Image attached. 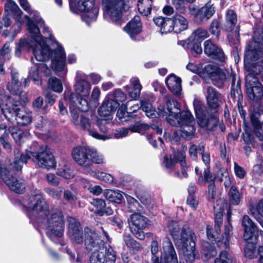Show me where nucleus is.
Here are the masks:
<instances>
[{
  "label": "nucleus",
  "instance_id": "f257e3e1",
  "mask_svg": "<svg viewBox=\"0 0 263 263\" xmlns=\"http://www.w3.org/2000/svg\"><path fill=\"white\" fill-rule=\"evenodd\" d=\"M166 107L159 106L158 110L153 107L152 104L148 101H141V106L138 104H134L127 109L131 110L129 113L135 112L140 107L145 112L146 116L149 118L157 117L165 118L167 122L174 126H180L182 128L177 130L174 133V138L177 141L180 137L185 140H190L195 136V121L193 116L189 110L180 111V105L171 96H165ZM129 114L128 112H127Z\"/></svg>",
  "mask_w": 263,
  "mask_h": 263
},
{
  "label": "nucleus",
  "instance_id": "f03ea898",
  "mask_svg": "<svg viewBox=\"0 0 263 263\" xmlns=\"http://www.w3.org/2000/svg\"><path fill=\"white\" fill-rule=\"evenodd\" d=\"M23 205L29 219L45 228L47 235L52 241L63 245L64 220L62 212L57 209L50 210L39 192L24 199Z\"/></svg>",
  "mask_w": 263,
  "mask_h": 263
},
{
  "label": "nucleus",
  "instance_id": "7ed1b4c3",
  "mask_svg": "<svg viewBox=\"0 0 263 263\" xmlns=\"http://www.w3.org/2000/svg\"><path fill=\"white\" fill-rule=\"evenodd\" d=\"M68 234L77 243L84 241L87 250L92 251L90 263H115L116 253L109 245L104 246L98 234L88 228L82 230L80 223L73 217L68 218Z\"/></svg>",
  "mask_w": 263,
  "mask_h": 263
},
{
  "label": "nucleus",
  "instance_id": "20e7f679",
  "mask_svg": "<svg viewBox=\"0 0 263 263\" xmlns=\"http://www.w3.org/2000/svg\"><path fill=\"white\" fill-rule=\"evenodd\" d=\"M29 15L24 16L27 21L26 25L29 33V37L27 40L21 39L16 45L15 55L20 57L22 50L31 49L36 61H41L48 60L50 58L49 46L46 43L44 37L41 35L39 26L44 25V21L40 13L31 9L27 12Z\"/></svg>",
  "mask_w": 263,
  "mask_h": 263
},
{
  "label": "nucleus",
  "instance_id": "39448f33",
  "mask_svg": "<svg viewBox=\"0 0 263 263\" xmlns=\"http://www.w3.org/2000/svg\"><path fill=\"white\" fill-rule=\"evenodd\" d=\"M0 107L6 119L12 123L26 126L32 122V112L26 109H21L17 99L7 94L2 88H0Z\"/></svg>",
  "mask_w": 263,
  "mask_h": 263
},
{
  "label": "nucleus",
  "instance_id": "423d86ee",
  "mask_svg": "<svg viewBox=\"0 0 263 263\" xmlns=\"http://www.w3.org/2000/svg\"><path fill=\"white\" fill-rule=\"evenodd\" d=\"M250 58L244 60L245 69L248 72L246 76V89L248 97L257 102L263 98V64L251 62Z\"/></svg>",
  "mask_w": 263,
  "mask_h": 263
},
{
  "label": "nucleus",
  "instance_id": "0eeeda50",
  "mask_svg": "<svg viewBox=\"0 0 263 263\" xmlns=\"http://www.w3.org/2000/svg\"><path fill=\"white\" fill-rule=\"evenodd\" d=\"M179 229L177 222L172 221L169 223L168 231L171 235L176 239L177 245L181 248L185 260L191 262L199 256L195 249L196 236L192 229L187 226H184L177 238L176 237L178 236Z\"/></svg>",
  "mask_w": 263,
  "mask_h": 263
},
{
  "label": "nucleus",
  "instance_id": "6e6552de",
  "mask_svg": "<svg viewBox=\"0 0 263 263\" xmlns=\"http://www.w3.org/2000/svg\"><path fill=\"white\" fill-rule=\"evenodd\" d=\"M203 71L204 73L211 79L213 84L219 88L222 87L225 83L231 82L232 83L231 97L235 98L238 95L239 99L242 97L240 96V81L238 80L235 84L236 76L232 70L225 72L217 65L209 64L204 67Z\"/></svg>",
  "mask_w": 263,
  "mask_h": 263
},
{
  "label": "nucleus",
  "instance_id": "1a4fd4ad",
  "mask_svg": "<svg viewBox=\"0 0 263 263\" xmlns=\"http://www.w3.org/2000/svg\"><path fill=\"white\" fill-rule=\"evenodd\" d=\"M231 216V211L230 209H229L227 213L228 223L224 226V232L222 235L221 240L216 241L215 240L216 235L213 234L212 227L209 225L206 226V235L209 240L212 242L215 241L218 247L226 249L220 252L219 257L215 259L214 263H235L232 256L227 251L229 247L230 232L232 229L230 223Z\"/></svg>",
  "mask_w": 263,
  "mask_h": 263
},
{
  "label": "nucleus",
  "instance_id": "9d476101",
  "mask_svg": "<svg viewBox=\"0 0 263 263\" xmlns=\"http://www.w3.org/2000/svg\"><path fill=\"white\" fill-rule=\"evenodd\" d=\"M41 27L43 28V32L45 35V37L50 41L52 44L55 43L57 45V48L53 51L49 49L50 58L45 61H48L51 58L52 68L56 71L58 76L63 77L67 72V69L65 65L66 54L64 49L52 35L49 27L45 24V23ZM49 48H50L49 47Z\"/></svg>",
  "mask_w": 263,
  "mask_h": 263
},
{
  "label": "nucleus",
  "instance_id": "9b49d317",
  "mask_svg": "<svg viewBox=\"0 0 263 263\" xmlns=\"http://www.w3.org/2000/svg\"><path fill=\"white\" fill-rule=\"evenodd\" d=\"M18 159L21 160L22 164L26 163L28 159H31L33 162H36L40 167L47 170L54 168L56 166L54 157L48 147H45L41 152L38 153L26 150L24 154L18 157Z\"/></svg>",
  "mask_w": 263,
  "mask_h": 263
},
{
  "label": "nucleus",
  "instance_id": "f8f14e48",
  "mask_svg": "<svg viewBox=\"0 0 263 263\" xmlns=\"http://www.w3.org/2000/svg\"><path fill=\"white\" fill-rule=\"evenodd\" d=\"M70 10L74 13L83 12L82 20L87 25L95 21L97 17L99 9L95 0H69Z\"/></svg>",
  "mask_w": 263,
  "mask_h": 263
},
{
  "label": "nucleus",
  "instance_id": "ddd939ff",
  "mask_svg": "<svg viewBox=\"0 0 263 263\" xmlns=\"http://www.w3.org/2000/svg\"><path fill=\"white\" fill-rule=\"evenodd\" d=\"M101 1L104 18L116 25L121 26L124 23L122 13L126 8L125 0Z\"/></svg>",
  "mask_w": 263,
  "mask_h": 263
},
{
  "label": "nucleus",
  "instance_id": "4468645a",
  "mask_svg": "<svg viewBox=\"0 0 263 263\" xmlns=\"http://www.w3.org/2000/svg\"><path fill=\"white\" fill-rule=\"evenodd\" d=\"M193 105L199 125L207 130H214L218 125V117L211 114L209 108L204 110L202 102L197 99L194 100Z\"/></svg>",
  "mask_w": 263,
  "mask_h": 263
},
{
  "label": "nucleus",
  "instance_id": "2eb2a0df",
  "mask_svg": "<svg viewBox=\"0 0 263 263\" xmlns=\"http://www.w3.org/2000/svg\"><path fill=\"white\" fill-rule=\"evenodd\" d=\"M208 198L210 201L213 203L215 233L219 234L222 222L223 213L224 209L227 207V203L224 199L219 197L216 191L215 185H209Z\"/></svg>",
  "mask_w": 263,
  "mask_h": 263
},
{
  "label": "nucleus",
  "instance_id": "dca6fc26",
  "mask_svg": "<svg viewBox=\"0 0 263 263\" xmlns=\"http://www.w3.org/2000/svg\"><path fill=\"white\" fill-rule=\"evenodd\" d=\"M250 58L251 62L263 64V28L260 33L255 32L249 44L245 54L244 60Z\"/></svg>",
  "mask_w": 263,
  "mask_h": 263
},
{
  "label": "nucleus",
  "instance_id": "f3484780",
  "mask_svg": "<svg viewBox=\"0 0 263 263\" xmlns=\"http://www.w3.org/2000/svg\"><path fill=\"white\" fill-rule=\"evenodd\" d=\"M5 15L3 18L4 26L8 27L11 25L10 15L13 16L16 22L17 28L14 29V32L12 35L11 41H12L24 23V20L22 17L23 12L17 4L12 0H7L5 6Z\"/></svg>",
  "mask_w": 263,
  "mask_h": 263
},
{
  "label": "nucleus",
  "instance_id": "a211bd4d",
  "mask_svg": "<svg viewBox=\"0 0 263 263\" xmlns=\"http://www.w3.org/2000/svg\"><path fill=\"white\" fill-rule=\"evenodd\" d=\"M71 115L72 122L77 128L87 130L90 136L97 139L105 140L111 138V136L99 134L97 132L93 130L89 118L84 115L80 114L79 112L73 109L71 110Z\"/></svg>",
  "mask_w": 263,
  "mask_h": 263
},
{
  "label": "nucleus",
  "instance_id": "6ab92c4d",
  "mask_svg": "<svg viewBox=\"0 0 263 263\" xmlns=\"http://www.w3.org/2000/svg\"><path fill=\"white\" fill-rule=\"evenodd\" d=\"M186 155L184 149L182 151H178L171 155L170 157L164 156L163 165L166 171L171 172L173 170L175 164L179 162L181 168V178L188 177L187 172L189 166L187 165L185 161Z\"/></svg>",
  "mask_w": 263,
  "mask_h": 263
},
{
  "label": "nucleus",
  "instance_id": "aec40b11",
  "mask_svg": "<svg viewBox=\"0 0 263 263\" xmlns=\"http://www.w3.org/2000/svg\"><path fill=\"white\" fill-rule=\"evenodd\" d=\"M242 225L243 227V238L246 241L254 239L257 241L259 235L263 236V231L258 230L257 226L248 215H245L242 219Z\"/></svg>",
  "mask_w": 263,
  "mask_h": 263
},
{
  "label": "nucleus",
  "instance_id": "412c9836",
  "mask_svg": "<svg viewBox=\"0 0 263 263\" xmlns=\"http://www.w3.org/2000/svg\"><path fill=\"white\" fill-rule=\"evenodd\" d=\"M130 230L132 233L139 239L143 240L145 238V234L143 230L147 226V219L145 217L139 214H134L131 215Z\"/></svg>",
  "mask_w": 263,
  "mask_h": 263
},
{
  "label": "nucleus",
  "instance_id": "4be33fe9",
  "mask_svg": "<svg viewBox=\"0 0 263 263\" xmlns=\"http://www.w3.org/2000/svg\"><path fill=\"white\" fill-rule=\"evenodd\" d=\"M89 146H82L74 148L71 154L73 159L80 165L85 168L84 173L90 169V163H89Z\"/></svg>",
  "mask_w": 263,
  "mask_h": 263
},
{
  "label": "nucleus",
  "instance_id": "5701e85b",
  "mask_svg": "<svg viewBox=\"0 0 263 263\" xmlns=\"http://www.w3.org/2000/svg\"><path fill=\"white\" fill-rule=\"evenodd\" d=\"M88 76L81 71H77L74 90L76 95L87 97L90 91V85L87 81Z\"/></svg>",
  "mask_w": 263,
  "mask_h": 263
},
{
  "label": "nucleus",
  "instance_id": "b1692460",
  "mask_svg": "<svg viewBox=\"0 0 263 263\" xmlns=\"http://www.w3.org/2000/svg\"><path fill=\"white\" fill-rule=\"evenodd\" d=\"M64 98L69 101L70 111L74 109L75 111L79 112L78 109L82 111H86L89 109L87 97L78 96L75 93H71L68 97L66 93H65Z\"/></svg>",
  "mask_w": 263,
  "mask_h": 263
},
{
  "label": "nucleus",
  "instance_id": "393cba45",
  "mask_svg": "<svg viewBox=\"0 0 263 263\" xmlns=\"http://www.w3.org/2000/svg\"><path fill=\"white\" fill-rule=\"evenodd\" d=\"M220 97V93L213 87H208L207 88L206 100L208 105V108L211 114L216 115L217 117Z\"/></svg>",
  "mask_w": 263,
  "mask_h": 263
},
{
  "label": "nucleus",
  "instance_id": "a878e982",
  "mask_svg": "<svg viewBox=\"0 0 263 263\" xmlns=\"http://www.w3.org/2000/svg\"><path fill=\"white\" fill-rule=\"evenodd\" d=\"M162 259L165 263H178L177 256L170 239L165 238L163 242Z\"/></svg>",
  "mask_w": 263,
  "mask_h": 263
},
{
  "label": "nucleus",
  "instance_id": "bb28decb",
  "mask_svg": "<svg viewBox=\"0 0 263 263\" xmlns=\"http://www.w3.org/2000/svg\"><path fill=\"white\" fill-rule=\"evenodd\" d=\"M44 73L48 76L51 74L50 68L44 63L34 64L29 71V77L32 79L35 84L40 86L42 85V80L40 74Z\"/></svg>",
  "mask_w": 263,
  "mask_h": 263
},
{
  "label": "nucleus",
  "instance_id": "cd10ccee",
  "mask_svg": "<svg viewBox=\"0 0 263 263\" xmlns=\"http://www.w3.org/2000/svg\"><path fill=\"white\" fill-rule=\"evenodd\" d=\"M204 53L212 59L224 62L225 55L222 49L214 44L211 40H206L204 43Z\"/></svg>",
  "mask_w": 263,
  "mask_h": 263
},
{
  "label": "nucleus",
  "instance_id": "c85d7f7f",
  "mask_svg": "<svg viewBox=\"0 0 263 263\" xmlns=\"http://www.w3.org/2000/svg\"><path fill=\"white\" fill-rule=\"evenodd\" d=\"M250 120L255 136L259 141H263V111H254L250 116Z\"/></svg>",
  "mask_w": 263,
  "mask_h": 263
},
{
  "label": "nucleus",
  "instance_id": "c756f323",
  "mask_svg": "<svg viewBox=\"0 0 263 263\" xmlns=\"http://www.w3.org/2000/svg\"><path fill=\"white\" fill-rule=\"evenodd\" d=\"M119 105V102L114 101L107 95L98 109V114L101 117L109 116L116 110Z\"/></svg>",
  "mask_w": 263,
  "mask_h": 263
},
{
  "label": "nucleus",
  "instance_id": "7c9ffc66",
  "mask_svg": "<svg viewBox=\"0 0 263 263\" xmlns=\"http://www.w3.org/2000/svg\"><path fill=\"white\" fill-rule=\"evenodd\" d=\"M124 30L134 41H138L136 36L142 30V24L139 16H136L124 28Z\"/></svg>",
  "mask_w": 263,
  "mask_h": 263
},
{
  "label": "nucleus",
  "instance_id": "2f4dec72",
  "mask_svg": "<svg viewBox=\"0 0 263 263\" xmlns=\"http://www.w3.org/2000/svg\"><path fill=\"white\" fill-rule=\"evenodd\" d=\"M142 85L139 79L137 77H133L130 80V85L124 86V90L127 92L129 97L132 100H137L140 97L142 89Z\"/></svg>",
  "mask_w": 263,
  "mask_h": 263
},
{
  "label": "nucleus",
  "instance_id": "473e14b6",
  "mask_svg": "<svg viewBox=\"0 0 263 263\" xmlns=\"http://www.w3.org/2000/svg\"><path fill=\"white\" fill-rule=\"evenodd\" d=\"M11 81L7 85V89L14 95H20L22 93L21 81H20L18 73L15 69L11 70Z\"/></svg>",
  "mask_w": 263,
  "mask_h": 263
},
{
  "label": "nucleus",
  "instance_id": "72a5a7b5",
  "mask_svg": "<svg viewBox=\"0 0 263 263\" xmlns=\"http://www.w3.org/2000/svg\"><path fill=\"white\" fill-rule=\"evenodd\" d=\"M168 89L176 96H180L181 91V80L174 74L168 76L165 79Z\"/></svg>",
  "mask_w": 263,
  "mask_h": 263
},
{
  "label": "nucleus",
  "instance_id": "f704fd0d",
  "mask_svg": "<svg viewBox=\"0 0 263 263\" xmlns=\"http://www.w3.org/2000/svg\"><path fill=\"white\" fill-rule=\"evenodd\" d=\"M154 22L157 26L160 28V31L162 34L174 31L173 29L174 28L173 27L171 18L159 16L154 18Z\"/></svg>",
  "mask_w": 263,
  "mask_h": 263
},
{
  "label": "nucleus",
  "instance_id": "c9c22d12",
  "mask_svg": "<svg viewBox=\"0 0 263 263\" xmlns=\"http://www.w3.org/2000/svg\"><path fill=\"white\" fill-rule=\"evenodd\" d=\"M171 18L175 33H179L187 28L188 22L182 15L176 14Z\"/></svg>",
  "mask_w": 263,
  "mask_h": 263
},
{
  "label": "nucleus",
  "instance_id": "e433bc0d",
  "mask_svg": "<svg viewBox=\"0 0 263 263\" xmlns=\"http://www.w3.org/2000/svg\"><path fill=\"white\" fill-rule=\"evenodd\" d=\"M129 128L130 131L133 133H141L142 132L149 130L150 129H154L156 133L159 135H161L162 133V129L157 126H149L148 124L141 122H137L135 124L129 126Z\"/></svg>",
  "mask_w": 263,
  "mask_h": 263
},
{
  "label": "nucleus",
  "instance_id": "4c0bfd02",
  "mask_svg": "<svg viewBox=\"0 0 263 263\" xmlns=\"http://www.w3.org/2000/svg\"><path fill=\"white\" fill-rule=\"evenodd\" d=\"M180 43L185 49L191 50L193 56H196L202 52L200 42L193 40L192 37H190L187 41H182Z\"/></svg>",
  "mask_w": 263,
  "mask_h": 263
},
{
  "label": "nucleus",
  "instance_id": "58836bf2",
  "mask_svg": "<svg viewBox=\"0 0 263 263\" xmlns=\"http://www.w3.org/2000/svg\"><path fill=\"white\" fill-rule=\"evenodd\" d=\"M85 174L107 183H111L114 181V178L110 174L103 172L89 169L85 172Z\"/></svg>",
  "mask_w": 263,
  "mask_h": 263
},
{
  "label": "nucleus",
  "instance_id": "ea45409f",
  "mask_svg": "<svg viewBox=\"0 0 263 263\" xmlns=\"http://www.w3.org/2000/svg\"><path fill=\"white\" fill-rule=\"evenodd\" d=\"M215 12V7L213 5L207 3L198 11L197 17H199L200 20H209L213 16Z\"/></svg>",
  "mask_w": 263,
  "mask_h": 263
},
{
  "label": "nucleus",
  "instance_id": "a19ab883",
  "mask_svg": "<svg viewBox=\"0 0 263 263\" xmlns=\"http://www.w3.org/2000/svg\"><path fill=\"white\" fill-rule=\"evenodd\" d=\"M237 22V15L232 10H228L226 16L225 29L227 31H232Z\"/></svg>",
  "mask_w": 263,
  "mask_h": 263
},
{
  "label": "nucleus",
  "instance_id": "79ce46f5",
  "mask_svg": "<svg viewBox=\"0 0 263 263\" xmlns=\"http://www.w3.org/2000/svg\"><path fill=\"white\" fill-rule=\"evenodd\" d=\"M103 194L106 199L113 202L119 203L122 201L123 193L118 190H105L103 191Z\"/></svg>",
  "mask_w": 263,
  "mask_h": 263
},
{
  "label": "nucleus",
  "instance_id": "37998d69",
  "mask_svg": "<svg viewBox=\"0 0 263 263\" xmlns=\"http://www.w3.org/2000/svg\"><path fill=\"white\" fill-rule=\"evenodd\" d=\"M215 177L211 173L210 168L206 167L204 169L203 176L200 175L198 178V183L199 184L202 185L206 183H209V185L215 184Z\"/></svg>",
  "mask_w": 263,
  "mask_h": 263
},
{
  "label": "nucleus",
  "instance_id": "c03bdc74",
  "mask_svg": "<svg viewBox=\"0 0 263 263\" xmlns=\"http://www.w3.org/2000/svg\"><path fill=\"white\" fill-rule=\"evenodd\" d=\"M10 49L9 48V44L6 43L3 48L0 51V74L4 75L5 74V70L3 68V63L6 60L10 58L9 54Z\"/></svg>",
  "mask_w": 263,
  "mask_h": 263
},
{
  "label": "nucleus",
  "instance_id": "a18cd8bd",
  "mask_svg": "<svg viewBox=\"0 0 263 263\" xmlns=\"http://www.w3.org/2000/svg\"><path fill=\"white\" fill-rule=\"evenodd\" d=\"M137 5L139 12L147 16L151 12L152 0H139Z\"/></svg>",
  "mask_w": 263,
  "mask_h": 263
},
{
  "label": "nucleus",
  "instance_id": "49530a36",
  "mask_svg": "<svg viewBox=\"0 0 263 263\" xmlns=\"http://www.w3.org/2000/svg\"><path fill=\"white\" fill-rule=\"evenodd\" d=\"M204 151V145L202 143L198 145L190 143L189 154L190 157L194 160H197L198 154H202Z\"/></svg>",
  "mask_w": 263,
  "mask_h": 263
},
{
  "label": "nucleus",
  "instance_id": "de8ad7c7",
  "mask_svg": "<svg viewBox=\"0 0 263 263\" xmlns=\"http://www.w3.org/2000/svg\"><path fill=\"white\" fill-rule=\"evenodd\" d=\"M248 244L245 249V255L248 258H253L257 256L258 251H256L255 245L257 241H254V239L247 241Z\"/></svg>",
  "mask_w": 263,
  "mask_h": 263
},
{
  "label": "nucleus",
  "instance_id": "09e8293b",
  "mask_svg": "<svg viewBox=\"0 0 263 263\" xmlns=\"http://www.w3.org/2000/svg\"><path fill=\"white\" fill-rule=\"evenodd\" d=\"M89 157L90 165H91V163L102 164L105 162L104 156L102 154L98 153L95 148L92 147L90 148Z\"/></svg>",
  "mask_w": 263,
  "mask_h": 263
},
{
  "label": "nucleus",
  "instance_id": "8fccbe9b",
  "mask_svg": "<svg viewBox=\"0 0 263 263\" xmlns=\"http://www.w3.org/2000/svg\"><path fill=\"white\" fill-rule=\"evenodd\" d=\"M48 87L50 89L58 93H61L63 89L61 81L55 77H51L49 79Z\"/></svg>",
  "mask_w": 263,
  "mask_h": 263
},
{
  "label": "nucleus",
  "instance_id": "3c124183",
  "mask_svg": "<svg viewBox=\"0 0 263 263\" xmlns=\"http://www.w3.org/2000/svg\"><path fill=\"white\" fill-rule=\"evenodd\" d=\"M202 253L207 258L213 257L217 254V251L214 246L207 241H204L201 244Z\"/></svg>",
  "mask_w": 263,
  "mask_h": 263
},
{
  "label": "nucleus",
  "instance_id": "603ef678",
  "mask_svg": "<svg viewBox=\"0 0 263 263\" xmlns=\"http://www.w3.org/2000/svg\"><path fill=\"white\" fill-rule=\"evenodd\" d=\"M229 195L231 204L237 205L239 203L241 200V195L235 186H231L229 192Z\"/></svg>",
  "mask_w": 263,
  "mask_h": 263
},
{
  "label": "nucleus",
  "instance_id": "864d4df0",
  "mask_svg": "<svg viewBox=\"0 0 263 263\" xmlns=\"http://www.w3.org/2000/svg\"><path fill=\"white\" fill-rule=\"evenodd\" d=\"M91 204L96 208L95 212L100 215L104 214V209L106 206L105 201L100 198L93 199L91 201Z\"/></svg>",
  "mask_w": 263,
  "mask_h": 263
},
{
  "label": "nucleus",
  "instance_id": "5fc2aeb1",
  "mask_svg": "<svg viewBox=\"0 0 263 263\" xmlns=\"http://www.w3.org/2000/svg\"><path fill=\"white\" fill-rule=\"evenodd\" d=\"M108 96L110 97L114 101L117 102L125 101L126 99L127 96L122 90L120 89H117L112 92L108 94Z\"/></svg>",
  "mask_w": 263,
  "mask_h": 263
},
{
  "label": "nucleus",
  "instance_id": "6e6d98bb",
  "mask_svg": "<svg viewBox=\"0 0 263 263\" xmlns=\"http://www.w3.org/2000/svg\"><path fill=\"white\" fill-rule=\"evenodd\" d=\"M9 132L17 144H21V142L24 141L25 134L21 129L12 128L9 129Z\"/></svg>",
  "mask_w": 263,
  "mask_h": 263
},
{
  "label": "nucleus",
  "instance_id": "4d7b16f0",
  "mask_svg": "<svg viewBox=\"0 0 263 263\" xmlns=\"http://www.w3.org/2000/svg\"><path fill=\"white\" fill-rule=\"evenodd\" d=\"M208 36V32L207 30L206 29L199 28L194 31L193 36L192 37L193 40L200 42L201 41L206 38Z\"/></svg>",
  "mask_w": 263,
  "mask_h": 263
},
{
  "label": "nucleus",
  "instance_id": "13d9d810",
  "mask_svg": "<svg viewBox=\"0 0 263 263\" xmlns=\"http://www.w3.org/2000/svg\"><path fill=\"white\" fill-rule=\"evenodd\" d=\"M257 210L258 214L255 215L254 213H252V214L263 228V200L259 201Z\"/></svg>",
  "mask_w": 263,
  "mask_h": 263
},
{
  "label": "nucleus",
  "instance_id": "bf43d9fd",
  "mask_svg": "<svg viewBox=\"0 0 263 263\" xmlns=\"http://www.w3.org/2000/svg\"><path fill=\"white\" fill-rule=\"evenodd\" d=\"M159 251V246L157 240H154L151 243V252L153 256L152 258V263H161L158 257L155 255Z\"/></svg>",
  "mask_w": 263,
  "mask_h": 263
},
{
  "label": "nucleus",
  "instance_id": "052dcab7",
  "mask_svg": "<svg viewBox=\"0 0 263 263\" xmlns=\"http://www.w3.org/2000/svg\"><path fill=\"white\" fill-rule=\"evenodd\" d=\"M45 192L53 198L59 199L63 192V188L59 187L57 189L47 187L45 189Z\"/></svg>",
  "mask_w": 263,
  "mask_h": 263
},
{
  "label": "nucleus",
  "instance_id": "680f3d73",
  "mask_svg": "<svg viewBox=\"0 0 263 263\" xmlns=\"http://www.w3.org/2000/svg\"><path fill=\"white\" fill-rule=\"evenodd\" d=\"M64 167L62 169H58L57 171V174L59 176H62L66 179H69L73 176V173L69 167L67 166L65 164L64 165Z\"/></svg>",
  "mask_w": 263,
  "mask_h": 263
},
{
  "label": "nucleus",
  "instance_id": "e2e57ef3",
  "mask_svg": "<svg viewBox=\"0 0 263 263\" xmlns=\"http://www.w3.org/2000/svg\"><path fill=\"white\" fill-rule=\"evenodd\" d=\"M220 21L219 19H214L210 27V32L218 37L220 33Z\"/></svg>",
  "mask_w": 263,
  "mask_h": 263
},
{
  "label": "nucleus",
  "instance_id": "0e129e2a",
  "mask_svg": "<svg viewBox=\"0 0 263 263\" xmlns=\"http://www.w3.org/2000/svg\"><path fill=\"white\" fill-rule=\"evenodd\" d=\"M8 136L9 133L6 130H5L4 133L0 137V142L3 145L4 148L7 152H10L12 148L8 140Z\"/></svg>",
  "mask_w": 263,
  "mask_h": 263
},
{
  "label": "nucleus",
  "instance_id": "69168bd1",
  "mask_svg": "<svg viewBox=\"0 0 263 263\" xmlns=\"http://www.w3.org/2000/svg\"><path fill=\"white\" fill-rule=\"evenodd\" d=\"M242 136L244 142L247 144L251 143L254 140V136L251 130L247 127H246L245 132Z\"/></svg>",
  "mask_w": 263,
  "mask_h": 263
},
{
  "label": "nucleus",
  "instance_id": "338daca9",
  "mask_svg": "<svg viewBox=\"0 0 263 263\" xmlns=\"http://www.w3.org/2000/svg\"><path fill=\"white\" fill-rule=\"evenodd\" d=\"M234 172L236 176L240 179H242L246 175V172L245 169L239 166L237 163H234Z\"/></svg>",
  "mask_w": 263,
  "mask_h": 263
},
{
  "label": "nucleus",
  "instance_id": "774afa93",
  "mask_svg": "<svg viewBox=\"0 0 263 263\" xmlns=\"http://www.w3.org/2000/svg\"><path fill=\"white\" fill-rule=\"evenodd\" d=\"M46 179L48 183L53 186H57L60 183L59 178L53 174L49 173L47 174Z\"/></svg>",
  "mask_w": 263,
  "mask_h": 263
}]
</instances>
